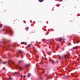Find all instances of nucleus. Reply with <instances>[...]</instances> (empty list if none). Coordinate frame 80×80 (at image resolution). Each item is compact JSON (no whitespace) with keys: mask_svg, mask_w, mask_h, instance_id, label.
Wrapping results in <instances>:
<instances>
[{"mask_svg":"<svg viewBox=\"0 0 80 80\" xmlns=\"http://www.w3.org/2000/svg\"><path fill=\"white\" fill-rule=\"evenodd\" d=\"M14 75H16V76H19L20 74L19 73L15 72V73L13 74Z\"/></svg>","mask_w":80,"mask_h":80,"instance_id":"f257e3e1","label":"nucleus"},{"mask_svg":"<svg viewBox=\"0 0 80 80\" xmlns=\"http://www.w3.org/2000/svg\"><path fill=\"white\" fill-rule=\"evenodd\" d=\"M31 74L28 73V77L29 78L30 77V76H31Z\"/></svg>","mask_w":80,"mask_h":80,"instance_id":"f03ea898","label":"nucleus"},{"mask_svg":"<svg viewBox=\"0 0 80 80\" xmlns=\"http://www.w3.org/2000/svg\"><path fill=\"white\" fill-rule=\"evenodd\" d=\"M19 52L20 54H22V51L19 50Z\"/></svg>","mask_w":80,"mask_h":80,"instance_id":"7ed1b4c3","label":"nucleus"},{"mask_svg":"<svg viewBox=\"0 0 80 80\" xmlns=\"http://www.w3.org/2000/svg\"><path fill=\"white\" fill-rule=\"evenodd\" d=\"M38 1L39 2H42L44 1V0H38Z\"/></svg>","mask_w":80,"mask_h":80,"instance_id":"20e7f679","label":"nucleus"},{"mask_svg":"<svg viewBox=\"0 0 80 80\" xmlns=\"http://www.w3.org/2000/svg\"><path fill=\"white\" fill-rule=\"evenodd\" d=\"M64 58H67V55H64Z\"/></svg>","mask_w":80,"mask_h":80,"instance_id":"39448f33","label":"nucleus"},{"mask_svg":"<svg viewBox=\"0 0 80 80\" xmlns=\"http://www.w3.org/2000/svg\"><path fill=\"white\" fill-rule=\"evenodd\" d=\"M5 29H3L1 30V32H4V31H5Z\"/></svg>","mask_w":80,"mask_h":80,"instance_id":"423d86ee","label":"nucleus"},{"mask_svg":"<svg viewBox=\"0 0 80 80\" xmlns=\"http://www.w3.org/2000/svg\"><path fill=\"white\" fill-rule=\"evenodd\" d=\"M22 62H23V61H19L18 62V63H22Z\"/></svg>","mask_w":80,"mask_h":80,"instance_id":"0eeeda50","label":"nucleus"},{"mask_svg":"<svg viewBox=\"0 0 80 80\" xmlns=\"http://www.w3.org/2000/svg\"><path fill=\"white\" fill-rule=\"evenodd\" d=\"M77 47H75L73 48V49H77Z\"/></svg>","mask_w":80,"mask_h":80,"instance_id":"6e6552de","label":"nucleus"},{"mask_svg":"<svg viewBox=\"0 0 80 80\" xmlns=\"http://www.w3.org/2000/svg\"><path fill=\"white\" fill-rule=\"evenodd\" d=\"M24 43H25V42H21V45H23V44H24Z\"/></svg>","mask_w":80,"mask_h":80,"instance_id":"1a4fd4ad","label":"nucleus"},{"mask_svg":"<svg viewBox=\"0 0 80 80\" xmlns=\"http://www.w3.org/2000/svg\"><path fill=\"white\" fill-rule=\"evenodd\" d=\"M31 44L28 45L27 46V47H31Z\"/></svg>","mask_w":80,"mask_h":80,"instance_id":"9d476101","label":"nucleus"},{"mask_svg":"<svg viewBox=\"0 0 80 80\" xmlns=\"http://www.w3.org/2000/svg\"><path fill=\"white\" fill-rule=\"evenodd\" d=\"M29 66H30V64H28L26 66V67H29Z\"/></svg>","mask_w":80,"mask_h":80,"instance_id":"9b49d317","label":"nucleus"},{"mask_svg":"<svg viewBox=\"0 0 80 80\" xmlns=\"http://www.w3.org/2000/svg\"><path fill=\"white\" fill-rule=\"evenodd\" d=\"M62 40V38H61L60 39H59V42H61V41Z\"/></svg>","mask_w":80,"mask_h":80,"instance_id":"f8f14e48","label":"nucleus"},{"mask_svg":"<svg viewBox=\"0 0 80 80\" xmlns=\"http://www.w3.org/2000/svg\"><path fill=\"white\" fill-rule=\"evenodd\" d=\"M52 63H55V62L54 61V60H52Z\"/></svg>","mask_w":80,"mask_h":80,"instance_id":"ddd939ff","label":"nucleus"},{"mask_svg":"<svg viewBox=\"0 0 80 80\" xmlns=\"http://www.w3.org/2000/svg\"><path fill=\"white\" fill-rule=\"evenodd\" d=\"M9 32H10V33L11 34H12V33H13V32H12V31H10Z\"/></svg>","mask_w":80,"mask_h":80,"instance_id":"4468645a","label":"nucleus"},{"mask_svg":"<svg viewBox=\"0 0 80 80\" xmlns=\"http://www.w3.org/2000/svg\"><path fill=\"white\" fill-rule=\"evenodd\" d=\"M7 63V61H5L3 62V64H5V63Z\"/></svg>","mask_w":80,"mask_h":80,"instance_id":"2eb2a0df","label":"nucleus"},{"mask_svg":"<svg viewBox=\"0 0 80 80\" xmlns=\"http://www.w3.org/2000/svg\"><path fill=\"white\" fill-rule=\"evenodd\" d=\"M29 28H28V27L27 28H26L25 29L26 30H28V29Z\"/></svg>","mask_w":80,"mask_h":80,"instance_id":"dca6fc26","label":"nucleus"},{"mask_svg":"<svg viewBox=\"0 0 80 80\" xmlns=\"http://www.w3.org/2000/svg\"><path fill=\"white\" fill-rule=\"evenodd\" d=\"M2 24H0V28H2Z\"/></svg>","mask_w":80,"mask_h":80,"instance_id":"f3484780","label":"nucleus"},{"mask_svg":"<svg viewBox=\"0 0 80 80\" xmlns=\"http://www.w3.org/2000/svg\"><path fill=\"white\" fill-rule=\"evenodd\" d=\"M63 78H67V77L66 76L65 77H63Z\"/></svg>","mask_w":80,"mask_h":80,"instance_id":"a211bd4d","label":"nucleus"},{"mask_svg":"<svg viewBox=\"0 0 80 80\" xmlns=\"http://www.w3.org/2000/svg\"><path fill=\"white\" fill-rule=\"evenodd\" d=\"M33 50H35V49H34V47H33Z\"/></svg>","mask_w":80,"mask_h":80,"instance_id":"6ab92c4d","label":"nucleus"},{"mask_svg":"<svg viewBox=\"0 0 80 80\" xmlns=\"http://www.w3.org/2000/svg\"><path fill=\"white\" fill-rule=\"evenodd\" d=\"M26 77V76H25V75H24V78H25Z\"/></svg>","mask_w":80,"mask_h":80,"instance_id":"aec40b11","label":"nucleus"},{"mask_svg":"<svg viewBox=\"0 0 80 80\" xmlns=\"http://www.w3.org/2000/svg\"><path fill=\"white\" fill-rule=\"evenodd\" d=\"M43 72H42V73H44V69H43Z\"/></svg>","mask_w":80,"mask_h":80,"instance_id":"412c9836","label":"nucleus"},{"mask_svg":"<svg viewBox=\"0 0 80 80\" xmlns=\"http://www.w3.org/2000/svg\"><path fill=\"white\" fill-rule=\"evenodd\" d=\"M45 60H47V58H44Z\"/></svg>","mask_w":80,"mask_h":80,"instance_id":"4be33fe9","label":"nucleus"},{"mask_svg":"<svg viewBox=\"0 0 80 80\" xmlns=\"http://www.w3.org/2000/svg\"><path fill=\"white\" fill-rule=\"evenodd\" d=\"M3 70H5V68H3Z\"/></svg>","mask_w":80,"mask_h":80,"instance_id":"5701e85b","label":"nucleus"},{"mask_svg":"<svg viewBox=\"0 0 80 80\" xmlns=\"http://www.w3.org/2000/svg\"><path fill=\"white\" fill-rule=\"evenodd\" d=\"M20 68L21 69V70H22V68H21V67H20Z\"/></svg>","mask_w":80,"mask_h":80,"instance_id":"b1692460","label":"nucleus"},{"mask_svg":"<svg viewBox=\"0 0 80 80\" xmlns=\"http://www.w3.org/2000/svg\"><path fill=\"white\" fill-rule=\"evenodd\" d=\"M45 77H47V75H45Z\"/></svg>","mask_w":80,"mask_h":80,"instance_id":"393cba45","label":"nucleus"},{"mask_svg":"<svg viewBox=\"0 0 80 80\" xmlns=\"http://www.w3.org/2000/svg\"><path fill=\"white\" fill-rule=\"evenodd\" d=\"M40 79L42 80V78H40Z\"/></svg>","mask_w":80,"mask_h":80,"instance_id":"a878e982","label":"nucleus"},{"mask_svg":"<svg viewBox=\"0 0 80 80\" xmlns=\"http://www.w3.org/2000/svg\"><path fill=\"white\" fill-rule=\"evenodd\" d=\"M42 52H43V53H44V52H43V51L42 50Z\"/></svg>","mask_w":80,"mask_h":80,"instance_id":"bb28decb","label":"nucleus"},{"mask_svg":"<svg viewBox=\"0 0 80 80\" xmlns=\"http://www.w3.org/2000/svg\"><path fill=\"white\" fill-rule=\"evenodd\" d=\"M17 54L18 55V53H17Z\"/></svg>","mask_w":80,"mask_h":80,"instance_id":"cd10ccee","label":"nucleus"},{"mask_svg":"<svg viewBox=\"0 0 80 80\" xmlns=\"http://www.w3.org/2000/svg\"><path fill=\"white\" fill-rule=\"evenodd\" d=\"M9 79H11V78H9Z\"/></svg>","mask_w":80,"mask_h":80,"instance_id":"c85d7f7f","label":"nucleus"},{"mask_svg":"<svg viewBox=\"0 0 80 80\" xmlns=\"http://www.w3.org/2000/svg\"><path fill=\"white\" fill-rule=\"evenodd\" d=\"M77 43H79V42L78 41V42H77Z\"/></svg>","mask_w":80,"mask_h":80,"instance_id":"c756f323","label":"nucleus"},{"mask_svg":"<svg viewBox=\"0 0 80 80\" xmlns=\"http://www.w3.org/2000/svg\"><path fill=\"white\" fill-rule=\"evenodd\" d=\"M0 61H2V60H1V59H0Z\"/></svg>","mask_w":80,"mask_h":80,"instance_id":"7c9ffc66","label":"nucleus"},{"mask_svg":"<svg viewBox=\"0 0 80 80\" xmlns=\"http://www.w3.org/2000/svg\"><path fill=\"white\" fill-rule=\"evenodd\" d=\"M62 0H60L61 2L62 1Z\"/></svg>","mask_w":80,"mask_h":80,"instance_id":"2f4dec72","label":"nucleus"},{"mask_svg":"<svg viewBox=\"0 0 80 80\" xmlns=\"http://www.w3.org/2000/svg\"><path fill=\"white\" fill-rule=\"evenodd\" d=\"M3 40H5V39H4Z\"/></svg>","mask_w":80,"mask_h":80,"instance_id":"473e14b6","label":"nucleus"},{"mask_svg":"<svg viewBox=\"0 0 80 80\" xmlns=\"http://www.w3.org/2000/svg\"><path fill=\"white\" fill-rule=\"evenodd\" d=\"M50 43H52V42H50Z\"/></svg>","mask_w":80,"mask_h":80,"instance_id":"72a5a7b5","label":"nucleus"},{"mask_svg":"<svg viewBox=\"0 0 80 80\" xmlns=\"http://www.w3.org/2000/svg\"><path fill=\"white\" fill-rule=\"evenodd\" d=\"M64 48H63V50H64Z\"/></svg>","mask_w":80,"mask_h":80,"instance_id":"f704fd0d","label":"nucleus"},{"mask_svg":"<svg viewBox=\"0 0 80 80\" xmlns=\"http://www.w3.org/2000/svg\"><path fill=\"white\" fill-rule=\"evenodd\" d=\"M47 80H48V78H47Z\"/></svg>","mask_w":80,"mask_h":80,"instance_id":"c9c22d12","label":"nucleus"}]
</instances>
